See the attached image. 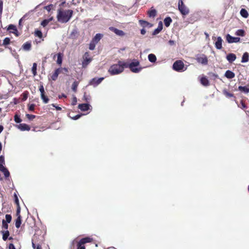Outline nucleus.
Here are the masks:
<instances>
[{"mask_svg": "<svg viewBox=\"0 0 249 249\" xmlns=\"http://www.w3.org/2000/svg\"><path fill=\"white\" fill-rule=\"evenodd\" d=\"M22 100L25 101L27 100L28 96V92L27 91L24 92L22 94Z\"/></svg>", "mask_w": 249, "mask_h": 249, "instance_id": "obj_47", "label": "nucleus"}, {"mask_svg": "<svg viewBox=\"0 0 249 249\" xmlns=\"http://www.w3.org/2000/svg\"><path fill=\"white\" fill-rule=\"evenodd\" d=\"M226 58L230 63H232L236 59V56L234 53H230L227 55Z\"/></svg>", "mask_w": 249, "mask_h": 249, "instance_id": "obj_16", "label": "nucleus"}, {"mask_svg": "<svg viewBox=\"0 0 249 249\" xmlns=\"http://www.w3.org/2000/svg\"><path fill=\"white\" fill-rule=\"evenodd\" d=\"M18 207V209L17 211V216H18V215H20L19 213H20V208H19V207Z\"/></svg>", "mask_w": 249, "mask_h": 249, "instance_id": "obj_61", "label": "nucleus"}, {"mask_svg": "<svg viewBox=\"0 0 249 249\" xmlns=\"http://www.w3.org/2000/svg\"><path fill=\"white\" fill-rule=\"evenodd\" d=\"M240 13L241 16L244 18H247L249 17V13L245 9H241Z\"/></svg>", "mask_w": 249, "mask_h": 249, "instance_id": "obj_30", "label": "nucleus"}, {"mask_svg": "<svg viewBox=\"0 0 249 249\" xmlns=\"http://www.w3.org/2000/svg\"><path fill=\"white\" fill-rule=\"evenodd\" d=\"M235 35L241 36H245V31L243 29H239L237 30L235 33Z\"/></svg>", "mask_w": 249, "mask_h": 249, "instance_id": "obj_32", "label": "nucleus"}, {"mask_svg": "<svg viewBox=\"0 0 249 249\" xmlns=\"http://www.w3.org/2000/svg\"><path fill=\"white\" fill-rule=\"evenodd\" d=\"M184 67L183 62L181 60H177L175 62L173 65V68L177 71H180L183 70Z\"/></svg>", "mask_w": 249, "mask_h": 249, "instance_id": "obj_7", "label": "nucleus"}, {"mask_svg": "<svg viewBox=\"0 0 249 249\" xmlns=\"http://www.w3.org/2000/svg\"><path fill=\"white\" fill-rule=\"evenodd\" d=\"M14 120L17 123H19L22 121V120L20 119L19 116L17 114H16L14 116Z\"/></svg>", "mask_w": 249, "mask_h": 249, "instance_id": "obj_42", "label": "nucleus"}, {"mask_svg": "<svg viewBox=\"0 0 249 249\" xmlns=\"http://www.w3.org/2000/svg\"><path fill=\"white\" fill-rule=\"evenodd\" d=\"M73 13L72 10H62L59 9L57 15V20L61 23H66L71 19Z\"/></svg>", "mask_w": 249, "mask_h": 249, "instance_id": "obj_1", "label": "nucleus"}, {"mask_svg": "<svg viewBox=\"0 0 249 249\" xmlns=\"http://www.w3.org/2000/svg\"><path fill=\"white\" fill-rule=\"evenodd\" d=\"M50 22V20H47V19H44L43 20L41 23V25L43 26V27H45L46 26L48 23Z\"/></svg>", "mask_w": 249, "mask_h": 249, "instance_id": "obj_45", "label": "nucleus"}, {"mask_svg": "<svg viewBox=\"0 0 249 249\" xmlns=\"http://www.w3.org/2000/svg\"><path fill=\"white\" fill-rule=\"evenodd\" d=\"M5 221L7 223H10L12 220V216L10 214H7L5 215Z\"/></svg>", "mask_w": 249, "mask_h": 249, "instance_id": "obj_43", "label": "nucleus"}, {"mask_svg": "<svg viewBox=\"0 0 249 249\" xmlns=\"http://www.w3.org/2000/svg\"><path fill=\"white\" fill-rule=\"evenodd\" d=\"M32 247L34 249H42L41 246L38 244L36 245L35 240V237L32 239Z\"/></svg>", "mask_w": 249, "mask_h": 249, "instance_id": "obj_34", "label": "nucleus"}, {"mask_svg": "<svg viewBox=\"0 0 249 249\" xmlns=\"http://www.w3.org/2000/svg\"><path fill=\"white\" fill-rule=\"evenodd\" d=\"M148 60L150 62L154 63L157 60V57L156 55L153 53H150L148 56Z\"/></svg>", "mask_w": 249, "mask_h": 249, "instance_id": "obj_31", "label": "nucleus"}, {"mask_svg": "<svg viewBox=\"0 0 249 249\" xmlns=\"http://www.w3.org/2000/svg\"><path fill=\"white\" fill-rule=\"evenodd\" d=\"M139 22L141 26H142L143 28H145L147 27H151L153 26L152 24L148 22V21L142 19L140 20L139 21Z\"/></svg>", "mask_w": 249, "mask_h": 249, "instance_id": "obj_18", "label": "nucleus"}, {"mask_svg": "<svg viewBox=\"0 0 249 249\" xmlns=\"http://www.w3.org/2000/svg\"><path fill=\"white\" fill-rule=\"evenodd\" d=\"M77 102V99L76 97H74L72 101V105H75Z\"/></svg>", "mask_w": 249, "mask_h": 249, "instance_id": "obj_59", "label": "nucleus"}, {"mask_svg": "<svg viewBox=\"0 0 249 249\" xmlns=\"http://www.w3.org/2000/svg\"><path fill=\"white\" fill-rule=\"evenodd\" d=\"M241 105L243 108H245L246 107L245 104L243 101L241 102Z\"/></svg>", "mask_w": 249, "mask_h": 249, "instance_id": "obj_62", "label": "nucleus"}, {"mask_svg": "<svg viewBox=\"0 0 249 249\" xmlns=\"http://www.w3.org/2000/svg\"><path fill=\"white\" fill-rule=\"evenodd\" d=\"M57 63L59 65H61L62 63V58L60 53L57 54Z\"/></svg>", "mask_w": 249, "mask_h": 249, "instance_id": "obj_39", "label": "nucleus"}, {"mask_svg": "<svg viewBox=\"0 0 249 249\" xmlns=\"http://www.w3.org/2000/svg\"><path fill=\"white\" fill-rule=\"evenodd\" d=\"M8 30H12V31H10V32L15 34L17 36H18V30L17 29V28L16 26L13 24H10L8 26V27L7 28Z\"/></svg>", "mask_w": 249, "mask_h": 249, "instance_id": "obj_22", "label": "nucleus"}, {"mask_svg": "<svg viewBox=\"0 0 249 249\" xmlns=\"http://www.w3.org/2000/svg\"><path fill=\"white\" fill-rule=\"evenodd\" d=\"M3 126L1 125H0V133L3 131Z\"/></svg>", "mask_w": 249, "mask_h": 249, "instance_id": "obj_64", "label": "nucleus"}, {"mask_svg": "<svg viewBox=\"0 0 249 249\" xmlns=\"http://www.w3.org/2000/svg\"><path fill=\"white\" fill-rule=\"evenodd\" d=\"M18 217L16 220L15 226L17 228H19L21 224V215L17 216Z\"/></svg>", "mask_w": 249, "mask_h": 249, "instance_id": "obj_29", "label": "nucleus"}, {"mask_svg": "<svg viewBox=\"0 0 249 249\" xmlns=\"http://www.w3.org/2000/svg\"><path fill=\"white\" fill-rule=\"evenodd\" d=\"M64 70L65 71L67 72L68 69L66 68H58L56 69L54 72L51 75V79L53 81H56L57 79L58 75L62 72V71Z\"/></svg>", "mask_w": 249, "mask_h": 249, "instance_id": "obj_9", "label": "nucleus"}, {"mask_svg": "<svg viewBox=\"0 0 249 249\" xmlns=\"http://www.w3.org/2000/svg\"><path fill=\"white\" fill-rule=\"evenodd\" d=\"M10 43V39L8 37H6L4 38L3 41L2 45L6 46L9 44Z\"/></svg>", "mask_w": 249, "mask_h": 249, "instance_id": "obj_41", "label": "nucleus"}, {"mask_svg": "<svg viewBox=\"0 0 249 249\" xmlns=\"http://www.w3.org/2000/svg\"><path fill=\"white\" fill-rule=\"evenodd\" d=\"M140 65V62L138 60H135L134 61L132 62L131 63L128 64L126 63V66H125V68H129L130 71L134 73H138L140 72L142 68H135Z\"/></svg>", "mask_w": 249, "mask_h": 249, "instance_id": "obj_4", "label": "nucleus"}, {"mask_svg": "<svg viewBox=\"0 0 249 249\" xmlns=\"http://www.w3.org/2000/svg\"><path fill=\"white\" fill-rule=\"evenodd\" d=\"M196 60L197 62L203 65H207L208 62L207 57L204 54L197 55Z\"/></svg>", "mask_w": 249, "mask_h": 249, "instance_id": "obj_10", "label": "nucleus"}, {"mask_svg": "<svg viewBox=\"0 0 249 249\" xmlns=\"http://www.w3.org/2000/svg\"><path fill=\"white\" fill-rule=\"evenodd\" d=\"M104 79V77L101 78H92L89 82V84L93 86H97L100 84L102 81Z\"/></svg>", "mask_w": 249, "mask_h": 249, "instance_id": "obj_13", "label": "nucleus"}, {"mask_svg": "<svg viewBox=\"0 0 249 249\" xmlns=\"http://www.w3.org/2000/svg\"><path fill=\"white\" fill-rule=\"evenodd\" d=\"M35 105L32 104L29 106L28 109L30 111H33L35 110Z\"/></svg>", "mask_w": 249, "mask_h": 249, "instance_id": "obj_50", "label": "nucleus"}, {"mask_svg": "<svg viewBox=\"0 0 249 249\" xmlns=\"http://www.w3.org/2000/svg\"><path fill=\"white\" fill-rule=\"evenodd\" d=\"M36 70L37 64L36 63H34L33 64V67L32 68V71L34 76H36L37 74Z\"/></svg>", "mask_w": 249, "mask_h": 249, "instance_id": "obj_35", "label": "nucleus"}, {"mask_svg": "<svg viewBox=\"0 0 249 249\" xmlns=\"http://www.w3.org/2000/svg\"><path fill=\"white\" fill-rule=\"evenodd\" d=\"M163 25L161 21L159 22L158 24V27L157 28L154 30L152 33V35L155 36L158 34L162 29Z\"/></svg>", "mask_w": 249, "mask_h": 249, "instance_id": "obj_17", "label": "nucleus"}, {"mask_svg": "<svg viewBox=\"0 0 249 249\" xmlns=\"http://www.w3.org/2000/svg\"><path fill=\"white\" fill-rule=\"evenodd\" d=\"M96 44V43H95V42H94L93 41H92L91 40L90 43L89 44V49L90 50H94Z\"/></svg>", "mask_w": 249, "mask_h": 249, "instance_id": "obj_40", "label": "nucleus"}, {"mask_svg": "<svg viewBox=\"0 0 249 249\" xmlns=\"http://www.w3.org/2000/svg\"><path fill=\"white\" fill-rule=\"evenodd\" d=\"M35 36H37L40 38H41L43 37V35H42V32L40 30H36L35 31Z\"/></svg>", "mask_w": 249, "mask_h": 249, "instance_id": "obj_38", "label": "nucleus"}, {"mask_svg": "<svg viewBox=\"0 0 249 249\" xmlns=\"http://www.w3.org/2000/svg\"><path fill=\"white\" fill-rule=\"evenodd\" d=\"M109 30L114 32L116 35H117L119 36H123L125 35V33H124V32L123 31L119 30L114 27H110L109 28Z\"/></svg>", "mask_w": 249, "mask_h": 249, "instance_id": "obj_14", "label": "nucleus"}, {"mask_svg": "<svg viewBox=\"0 0 249 249\" xmlns=\"http://www.w3.org/2000/svg\"><path fill=\"white\" fill-rule=\"evenodd\" d=\"M92 58L90 56L89 52H86L83 56L82 67L86 68L92 61Z\"/></svg>", "mask_w": 249, "mask_h": 249, "instance_id": "obj_6", "label": "nucleus"}, {"mask_svg": "<svg viewBox=\"0 0 249 249\" xmlns=\"http://www.w3.org/2000/svg\"><path fill=\"white\" fill-rule=\"evenodd\" d=\"M172 22V19L170 17H166L164 19V23L166 27H168L170 26Z\"/></svg>", "mask_w": 249, "mask_h": 249, "instance_id": "obj_27", "label": "nucleus"}, {"mask_svg": "<svg viewBox=\"0 0 249 249\" xmlns=\"http://www.w3.org/2000/svg\"><path fill=\"white\" fill-rule=\"evenodd\" d=\"M8 223H7L5 220H2V227L4 229H6V230H7L8 229Z\"/></svg>", "mask_w": 249, "mask_h": 249, "instance_id": "obj_46", "label": "nucleus"}, {"mask_svg": "<svg viewBox=\"0 0 249 249\" xmlns=\"http://www.w3.org/2000/svg\"><path fill=\"white\" fill-rule=\"evenodd\" d=\"M141 33L142 35H144L146 33V31L145 30V29H142L141 30Z\"/></svg>", "mask_w": 249, "mask_h": 249, "instance_id": "obj_60", "label": "nucleus"}, {"mask_svg": "<svg viewBox=\"0 0 249 249\" xmlns=\"http://www.w3.org/2000/svg\"><path fill=\"white\" fill-rule=\"evenodd\" d=\"M103 36V35L101 34H97L92 39V41L95 42V43H97Z\"/></svg>", "mask_w": 249, "mask_h": 249, "instance_id": "obj_23", "label": "nucleus"}, {"mask_svg": "<svg viewBox=\"0 0 249 249\" xmlns=\"http://www.w3.org/2000/svg\"><path fill=\"white\" fill-rule=\"evenodd\" d=\"M92 240V238L89 237L83 238L79 241L75 239L71 242V246L72 247H73L74 245H76L77 249H86L85 244L88 243H91Z\"/></svg>", "mask_w": 249, "mask_h": 249, "instance_id": "obj_3", "label": "nucleus"}, {"mask_svg": "<svg viewBox=\"0 0 249 249\" xmlns=\"http://www.w3.org/2000/svg\"><path fill=\"white\" fill-rule=\"evenodd\" d=\"M32 45L31 42H26L24 43L22 46V49L25 51H30L31 49Z\"/></svg>", "mask_w": 249, "mask_h": 249, "instance_id": "obj_21", "label": "nucleus"}, {"mask_svg": "<svg viewBox=\"0 0 249 249\" xmlns=\"http://www.w3.org/2000/svg\"><path fill=\"white\" fill-rule=\"evenodd\" d=\"M249 60V53L248 52H245L243 53L242 57L241 62L246 63Z\"/></svg>", "mask_w": 249, "mask_h": 249, "instance_id": "obj_26", "label": "nucleus"}, {"mask_svg": "<svg viewBox=\"0 0 249 249\" xmlns=\"http://www.w3.org/2000/svg\"><path fill=\"white\" fill-rule=\"evenodd\" d=\"M84 98L86 101L87 102H89L90 99V96L89 95H87L86 92L84 93Z\"/></svg>", "mask_w": 249, "mask_h": 249, "instance_id": "obj_49", "label": "nucleus"}, {"mask_svg": "<svg viewBox=\"0 0 249 249\" xmlns=\"http://www.w3.org/2000/svg\"><path fill=\"white\" fill-rule=\"evenodd\" d=\"M6 168L4 166V164H0V171L2 172L3 170H5V169Z\"/></svg>", "mask_w": 249, "mask_h": 249, "instance_id": "obj_55", "label": "nucleus"}, {"mask_svg": "<svg viewBox=\"0 0 249 249\" xmlns=\"http://www.w3.org/2000/svg\"><path fill=\"white\" fill-rule=\"evenodd\" d=\"M79 82L78 81H74L71 86L72 90L74 92H76L77 91V87L78 86Z\"/></svg>", "mask_w": 249, "mask_h": 249, "instance_id": "obj_36", "label": "nucleus"}, {"mask_svg": "<svg viewBox=\"0 0 249 249\" xmlns=\"http://www.w3.org/2000/svg\"><path fill=\"white\" fill-rule=\"evenodd\" d=\"M125 66H126V63L119 61L117 64L111 65L108 69V72L111 75H117L122 73Z\"/></svg>", "mask_w": 249, "mask_h": 249, "instance_id": "obj_2", "label": "nucleus"}, {"mask_svg": "<svg viewBox=\"0 0 249 249\" xmlns=\"http://www.w3.org/2000/svg\"><path fill=\"white\" fill-rule=\"evenodd\" d=\"M52 106L53 107H54L57 110H61L62 108L61 107H59L58 106H56L55 104H52Z\"/></svg>", "mask_w": 249, "mask_h": 249, "instance_id": "obj_53", "label": "nucleus"}, {"mask_svg": "<svg viewBox=\"0 0 249 249\" xmlns=\"http://www.w3.org/2000/svg\"><path fill=\"white\" fill-rule=\"evenodd\" d=\"M213 39L215 40L216 39V42L214 43V45L215 48L218 50H220L222 48V42L223 39L221 37L218 36L217 38L214 36H213Z\"/></svg>", "mask_w": 249, "mask_h": 249, "instance_id": "obj_12", "label": "nucleus"}, {"mask_svg": "<svg viewBox=\"0 0 249 249\" xmlns=\"http://www.w3.org/2000/svg\"><path fill=\"white\" fill-rule=\"evenodd\" d=\"M200 83L204 86L207 87L210 85V83L206 77H202L200 79Z\"/></svg>", "mask_w": 249, "mask_h": 249, "instance_id": "obj_25", "label": "nucleus"}, {"mask_svg": "<svg viewBox=\"0 0 249 249\" xmlns=\"http://www.w3.org/2000/svg\"><path fill=\"white\" fill-rule=\"evenodd\" d=\"M52 4H50L49 5H48L47 6L45 7V9L48 10V11H50L51 10V7H52Z\"/></svg>", "mask_w": 249, "mask_h": 249, "instance_id": "obj_57", "label": "nucleus"}, {"mask_svg": "<svg viewBox=\"0 0 249 249\" xmlns=\"http://www.w3.org/2000/svg\"><path fill=\"white\" fill-rule=\"evenodd\" d=\"M9 249H16L14 245L12 243H10L9 245Z\"/></svg>", "mask_w": 249, "mask_h": 249, "instance_id": "obj_56", "label": "nucleus"}, {"mask_svg": "<svg viewBox=\"0 0 249 249\" xmlns=\"http://www.w3.org/2000/svg\"><path fill=\"white\" fill-rule=\"evenodd\" d=\"M223 93L224 94V95L228 98L234 97V98H235V97L234 96L233 93L229 92L226 89L223 90Z\"/></svg>", "mask_w": 249, "mask_h": 249, "instance_id": "obj_33", "label": "nucleus"}, {"mask_svg": "<svg viewBox=\"0 0 249 249\" xmlns=\"http://www.w3.org/2000/svg\"><path fill=\"white\" fill-rule=\"evenodd\" d=\"M90 105L88 104H81L78 105V108L82 111H87L89 108Z\"/></svg>", "mask_w": 249, "mask_h": 249, "instance_id": "obj_19", "label": "nucleus"}, {"mask_svg": "<svg viewBox=\"0 0 249 249\" xmlns=\"http://www.w3.org/2000/svg\"><path fill=\"white\" fill-rule=\"evenodd\" d=\"M0 164H5L4 157L3 156H0Z\"/></svg>", "mask_w": 249, "mask_h": 249, "instance_id": "obj_51", "label": "nucleus"}, {"mask_svg": "<svg viewBox=\"0 0 249 249\" xmlns=\"http://www.w3.org/2000/svg\"><path fill=\"white\" fill-rule=\"evenodd\" d=\"M147 15L149 17L155 18L157 15V11L152 7L151 8L150 10L147 12Z\"/></svg>", "mask_w": 249, "mask_h": 249, "instance_id": "obj_20", "label": "nucleus"}, {"mask_svg": "<svg viewBox=\"0 0 249 249\" xmlns=\"http://www.w3.org/2000/svg\"><path fill=\"white\" fill-rule=\"evenodd\" d=\"M178 6L179 11L183 16L189 14L190 10L189 8L185 5L182 0H178Z\"/></svg>", "mask_w": 249, "mask_h": 249, "instance_id": "obj_5", "label": "nucleus"}, {"mask_svg": "<svg viewBox=\"0 0 249 249\" xmlns=\"http://www.w3.org/2000/svg\"><path fill=\"white\" fill-rule=\"evenodd\" d=\"M15 201L16 204L18 206H19V201H18V196H17V195H15Z\"/></svg>", "mask_w": 249, "mask_h": 249, "instance_id": "obj_52", "label": "nucleus"}, {"mask_svg": "<svg viewBox=\"0 0 249 249\" xmlns=\"http://www.w3.org/2000/svg\"><path fill=\"white\" fill-rule=\"evenodd\" d=\"M204 34H205V35L206 36V39H209V34L207 32H205Z\"/></svg>", "mask_w": 249, "mask_h": 249, "instance_id": "obj_63", "label": "nucleus"}, {"mask_svg": "<svg viewBox=\"0 0 249 249\" xmlns=\"http://www.w3.org/2000/svg\"><path fill=\"white\" fill-rule=\"evenodd\" d=\"M18 128L21 131H29L31 127L26 124H20L17 125Z\"/></svg>", "mask_w": 249, "mask_h": 249, "instance_id": "obj_15", "label": "nucleus"}, {"mask_svg": "<svg viewBox=\"0 0 249 249\" xmlns=\"http://www.w3.org/2000/svg\"><path fill=\"white\" fill-rule=\"evenodd\" d=\"M5 170H3L2 172L3 173L6 178H8L10 176V173L7 168L5 169Z\"/></svg>", "mask_w": 249, "mask_h": 249, "instance_id": "obj_44", "label": "nucleus"}, {"mask_svg": "<svg viewBox=\"0 0 249 249\" xmlns=\"http://www.w3.org/2000/svg\"><path fill=\"white\" fill-rule=\"evenodd\" d=\"M82 116V114H77L73 117H72V119L73 120H77L79 119L81 116Z\"/></svg>", "mask_w": 249, "mask_h": 249, "instance_id": "obj_54", "label": "nucleus"}, {"mask_svg": "<svg viewBox=\"0 0 249 249\" xmlns=\"http://www.w3.org/2000/svg\"><path fill=\"white\" fill-rule=\"evenodd\" d=\"M225 76L228 79H232L235 77V74L231 71L227 70L225 73Z\"/></svg>", "mask_w": 249, "mask_h": 249, "instance_id": "obj_24", "label": "nucleus"}, {"mask_svg": "<svg viewBox=\"0 0 249 249\" xmlns=\"http://www.w3.org/2000/svg\"><path fill=\"white\" fill-rule=\"evenodd\" d=\"M238 89L242 91V92H243L244 93H249V86H239L238 87Z\"/></svg>", "mask_w": 249, "mask_h": 249, "instance_id": "obj_28", "label": "nucleus"}, {"mask_svg": "<svg viewBox=\"0 0 249 249\" xmlns=\"http://www.w3.org/2000/svg\"><path fill=\"white\" fill-rule=\"evenodd\" d=\"M9 235V232L8 230L3 232L2 239L4 241H6Z\"/></svg>", "mask_w": 249, "mask_h": 249, "instance_id": "obj_37", "label": "nucleus"}, {"mask_svg": "<svg viewBox=\"0 0 249 249\" xmlns=\"http://www.w3.org/2000/svg\"><path fill=\"white\" fill-rule=\"evenodd\" d=\"M39 90L40 92L41 98L43 100V103L45 104L48 103L49 102V99L47 96L45 95V91L42 85H40Z\"/></svg>", "mask_w": 249, "mask_h": 249, "instance_id": "obj_8", "label": "nucleus"}, {"mask_svg": "<svg viewBox=\"0 0 249 249\" xmlns=\"http://www.w3.org/2000/svg\"><path fill=\"white\" fill-rule=\"evenodd\" d=\"M226 39L229 43H237L240 42V38L238 37H233L230 34L226 36Z\"/></svg>", "mask_w": 249, "mask_h": 249, "instance_id": "obj_11", "label": "nucleus"}, {"mask_svg": "<svg viewBox=\"0 0 249 249\" xmlns=\"http://www.w3.org/2000/svg\"><path fill=\"white\" fill-rule=\"evenodd\" d=\"M26 116L30 120H32L36 118V116L32 114H27Z\"/></svg>", "mask_w": 249, "mask_h": 249, "instance_id": "obj_48", "label": "nucleus"}, {"mask_svg": "<svg viewBox=\"0 0 249 249\" xmlns=\"http://www.w3.org/2000/svg\"><path fill=\"white\" fill-rule=\"evenodd\" d=\"M2 6H3V2L2 0H0V11H2Z\"/></svg>", "mask_w": 249, "mask_h": 249, "instance_id": "obj_58", "label": "nucleus"}]
</instances>
